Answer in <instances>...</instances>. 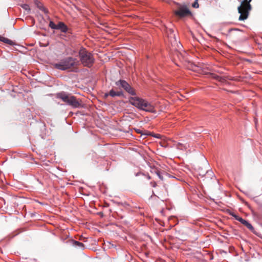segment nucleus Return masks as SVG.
Listing matches in <instances>:
<instances>
[{"instance_id":"nucleus-1","label":"nucleus","mask_w":262,"mask_h":262,"mask_svg":"<svg viewBox=\"0 0 262 262\" xmlns=\"http://www.w3.org/2000/svg\"><path fill=\"white\" fill-rule=\"evenodd\" d=\"M129 102L140 110L149 112H155L154 106L151 103L138 97H130L129 98Z\"/></svg>"},{"instance_id":"nucleus-2","label":"nucleus","mask_w":262,"mask_h":262,"mask_svg":"<svg viewBox=\"0 0 262 262\" xmlns=\"http://www.w3.org/2000/svg\"><path fill=\"white\" fill-rule=\"evenodd\" d=\"M80 61L84 66L91 67L94 62V58L92 54L86 51L84 48H81L79 51Z\"/></svg>"},{"instance_id":"nucleus-3","label":"nucleus","mask_w":262,"mask_h":262,"mask_svg":"<svg viewBox=\"0 0 262 262\" xmlns=\"http://www.w3.org/2000/svg\"><path fill=\"white\" fill-rule=\"evenodd\" d=\"M57 97L61 99L64 102L73 107L77 108L80 105V103L74 96L67 94L64 92L58 93L57 94Z\"/></svg>"},{"instance_id":"nucleus-4","label":"nucleus","mask_w":262,"mask_h":262,"mask_svg":"<svg viewBox=\"0 0 262 262\" xmlns=\"http://www.w3.org/2000/svg\"><path fill=\"white\" fill-rule=\"evenodd\" d=\"M252 0H244L241 5L238 7V13H240L239 20L246 19L249 15V12L251 10L252 7L250 3Z\"/></svg>"},{"instance_id":"nucleus-5","label":"nucleus","mask_w":262,"mask_h":262,"mask_svg":"<svg viewBox=\"0 0 262 262\" xmlns=\"http://www.w3.org/2000/svg\"><path fill=\"white\" fill-rule=\"evenodd\" d=\"M76 62V59L72 57H68L62 60L59 63H56L55 66L60 70H66L73 66Z\"/></svg>"},{"instance_id":"nucleus-6","label":"nucleus","mask_w":262,"mask_h":262,"mask_svg":"<svg viewBox=\"0 0 262 262\" xmlns=\"http://www.w3.org/2000/svg\"><path fill=\"white\" fill-rule=\"evenodd\" d=\"M116 84L123 88L124 90H125L127 93L132 95H135L136 93L133 89L129 84L125 81V80H120L116 82Z\"/></svg>"},{"instance_id":"nucleus-7","label":"nucleus","mask_w":262,"mask_h":262,"mask_svg":"<svg viewBox=\"0 0 262 262\" xmlns=\"http://www.w3.org/2000/svg\"><path fill=\"white\" fill-rule=\"evenodd\" d=\"M175 14L181 17H185L190 14L189 9L185 7H180L178 10L175 11Z\"/></svg>"},{"instance_id":"nucleus-8","label":"nucleus","mask_w":262,"mask_h":262,"mask_svg":"<svg viewBox=\"0 0 262 262\" xmlns=\"http://www.w3.org/2000/svg\"><path fill=\"white\" fill-rule=\"evenodd\" d=\"M122 95V93L121 92H115L114 90H111L108 93L105 94V97H107L108 96H111L112 97H114L115 96H121Z\"/></svg>"},{"instance_id":"nucleus-9","label":"nucleus","mask_w":262,"mask_h":262,"mask_svg":"<svg viewBox=\"0 0 262 262\" xmlns=\"http://www.w3.org/2000/svg\"><path fill=\"white\" fill-rule=\"evenodd\" d=\"M71 244L74 247L77 248L79 249L83 250L84 249V245H83V244L78 241L72 240L71 242Z\"/></svg>"},{"instance_id":"nucleus-10","label":"nucleus","mask_w":262,"mask_h":262,"mask_svg":"<svg viewBox=\"0 0 262 262\" xmlns=\"http://www.w3.org/2000/svg\"><path fill=\"white\" fill-rule=\"evenodd\" d=\"M212 77L217 80V81L221 82V83H224L226 81V80L227 79V77L226 76H221L220 75L213 74Z\"/></svg>"},{"instance_id":"nucleus-11","label":"nucleus","mask_w":262,"mask_h":262,"mask_svg":"<svg viewBox=\"0 0 262 262\" xmlns=\"http://www.w3.org/2000/svg\"><path fill=\"white\" fill-rule=\"evenodd\" d=\"M57 29L60 30L62 32L66 33L68 31V27L63 23L59 22L57 24Z\"/></svg>"},{"instance_id":"nucleus-12","label":"nucleus","mask_w":262,"mask_h":262,"mask_svg":"<svg viewBox=\"0 0 262 262\" xmlns=\"http://www.w3.org/2000/svg\"><path fill=\"white\" fill-rule=\"evenodd\" d=\"M36 5L37 6V7L41 10L42 11V12H43L44 13H46L48 12L47 10H46V9L44 7V6H43V5L41 3H39V2H36Z\"/></svg>"},{"instance_id":"nucleus-13","label":"nucleus","mask_w":262,"mask_h":262,"mask_svg":"<svg viewBox=\"0 0 262 262\" xmlns=\"http://www.w3.org/2000/svg\"><path fill=\"white\" fill-rule=\"evenodd\" d=\"M232 215L234 217V218L238 221L240 222L242 224H243V222H246V220H245L244 219H242V217L235 215V214H232Z\"/></svg>"},{"instance_id":"nucleus-14","label":"nucleus","mask_w":262,"mask_h":262,"mask_svg":"<svg viewBox=\"0 0 262 262\" xmlns=\"http://www.w3.org/2000/svg\"><path fill=\"white\" fill-rule=\"evenodd\" d=\"M243 224L245 225L250 230H252L253 229V226H252V225L251 224H250L247 221H246V222H243Z\"/></svg>"},{"instance_id":"nucleus-15","label":"nucleus","mask_w":262,"mask_h":262,"mask_svg":"<svg viewBox=\"0 0 262 262\" xmlns=\"http://www.w3.org/2000/svg\"><path fill=\"white\" fill-rule=\"evenodd\" d=\"M49 27L53 29H57V25H56L53 21H51L49 23Z\"/></svg>"},{"instance_id":"nucleus-16","label":"nucleus","mask_w":262,"mask_h":262,"mask_svg":"<svg viewBox=\"0 0 262 262\" xmlns=\"http://www.w3.org/2000/svg\"><path fill=\"white\" fill-rule=\"evenodd\" d=\"M155 173L158 176V177L161 180L163 179V177L161 176L160 171L158 169L155 170Z\"/></svg>"},{"instance_id":"nucleus-17","label":"nucleus","mask_w":262,"mask_h":262,"mask_svg":"<svg viewBox=\"0 0 262 262\" xmlns=\"http://www.w3.org/2000/svg\"><path fill=\"white\" fill-rule=\"evenodd\" d=\"M8 38H5L1 35H0V40L5 42V43H6L7 42V41H8Z\"/></svg>"},{"instance_id":"nucleus-18","label":"nucleus","mask_w":262,"mask_h":262,"mask_svg":"<svg viewBox=\"0 0 262 262\" xmlns=\"http://www.w3.org/2000/svg\"><path fill=\"white\" fill-rule=\"evenodd\" d=\"M6 43H7L10 45H14V42L12 40H11L9 39H8V41H7V42Z\"/></svg>"},{"instance_id":"nucleus-19","label":"nucleus","mask_w":262,"mask_h":262,"mask_svg":"<svg viewBox=\"0 0 262 262\" xmlns=\"http://www.w3.org/2000/svg\"><path fill=\"white\" fill-rule=\"evenodd\" d=\"M22 7L26 10H29L30 9H29V6L28 5H26V4H24L22 6Z\"/></svg>"},{"instance_id":"nucleus-20","label":"nucleus","mask_w":262,"mask_h":262,"mask_svg":"<svg viewBox=\"0 0 262 262\" xmlns=\"http://www.w3.org/2000/svg\"><path fill=\"white\" fill-rule=\"evenodd\" d=\"M192 6H193V7L195 8H198L199 7V4L197 2V1L195 2L193 4Z\"/></svg>"},{"instance_id":"nucleus-21","label":"nucleus","mask_w":262,"mask_h":262,"mask_svg":"<svg viewBox=\"0 0 262 262\" xmlns=\"http://www.w3.org/2000/svg\"><path fill=\"white\" fill-rule=\"evenodd\" d=\"M150 185L154 187H155L157 185L156 183L155 182H150Z\"/></svg>"},{"instance_id":"nucleus-22","label":"nucleus","mask_w":262,"mask_h":262,"mask_svg":"<svg viewBox=\"0 0 262 262\" xmlns=\"http://www.w3.org/2000/svg\"><path fill=\"white\" fill-rule=\"evenodd\" d=\"M156 169H157V168H155V169H152V170L151 171L152 173H155V170Z\"/></svg>"},{"instance_id":"nucleus-23","label":"nucleus","mask_w":262,"mask_h":262,"mask_svg":"<svg viewBox=\"0 0 262 262\" xmlns=\"http://www.w3.org/2000/svg\"><path fill=\"white\" fill-rule=\"evenodd\" d=\"M147 178L148 180H150L151 179V177L149 175H148Z\"/></svg>"},{"instance_id":"nucleus-24","label":"nucleus","mask_w":262,"mask_h":262,"mask_svg":"<svg viewBox=\"0 0 262 262\" xmlns=\"http://www.w3.org/2000/svg\"><path fill=\"white\" fill-rule=\"evenodd\" d=\"M159 136H160L159 135H157L155 137H156V138H159Z\"/></svg>"}]
</instances>
